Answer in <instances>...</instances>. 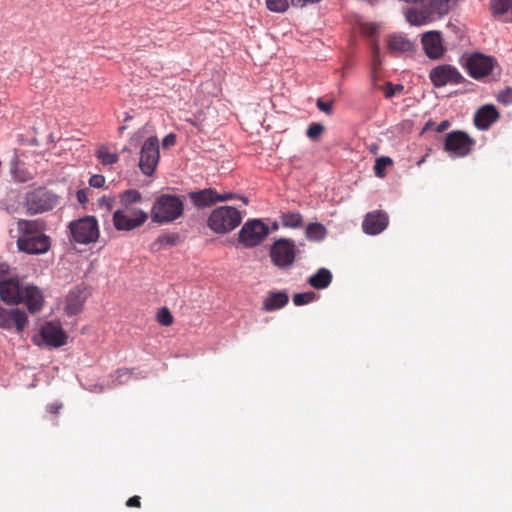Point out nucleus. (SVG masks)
Instances as JSON below:
<instances>
[{
    "mask_svg": "<svg viewBox=\"0 0 512 512\" xmlns=\"http://www.w3.org/2000/svg\"><path fill=\"white\" fill-rule=\"evenodd\" d=\"M26 159H28V156L23 149H15V157L12 162L11 173L14 179L18 182H26L30 178V173L26 168Z\"/></svg>",
    "mask_w": 512,
    "mask_h": 512,
    "instance_id": "20",
    "label": "nucleus"
},
{
    "mask_svg": "<svg viewBox=\"0 0 512 512\" xmlns=\"http://www.w3.org/2000/svg\"><path fill=\"white\" fill-rule=\"evenodd\" d=\"M475 140L466 132L454 130L446 134L444 151L452 158H463L471 153Z\"/></svg>",
    "mask_w": 512,
    "mask_h": 512,
    "instance_id": "10",
    "label": "nucleus"
},
{
    "mask_svg": "<svg viewBox=\"0 0 512 512\" xmlns=\"http://www.w3.org/2000/svg\"><path fill=\"white\" fill-rule=\"evenodd\" d=\"M62 403L60 402H53V403H50L47 405L46 407V410L50 413V414H58L59 411L62 409Z\"/></svg>",
    "mask_w": 512,
    "mask_h": 512,
    "instance_id": "47",
    "label": "nucleus"
},
{
    "mask_svg": "<svg viewBox=\"0 0 512 512\" xmlns=\"http://www.w3.org/2000/svg\"><path fill=\"white\" fill-rule=\"evenodd\" d=\"M59 204V197L53 192L38 188L34 191V214L53 210Z\"/></svg>",
    "mask_w": 512,
    "mask_h": 512,
    "instance_id": "18",
    "label": "nucleus"
},
{
    "mask_svg": "<svg viewBox=\"0 0 512 512\" xmlns=\"http://www.w3.org/2000/svg\"><path fill=\"white\" fill-rule=\"evenodd\" d=\"M160 158L159 141L151 136L143 143L140 151L139 168L146 176H151L156 170Z\"/></svg>",
    "mask_w": 512,
    "mask_h": 512,
    "instance_id": "11",
    "label": "nucleus"
},
{
    "mask_svg": "<svg viewBox=\"0 0 512 512\" xmlns=\"http://www.w3.org/2000/svg\"><path fill=\"white\" fill-rule=\"evenodd\" d=\"M406 20L412 25H424L436 17L427 6L408 8L405 13Z\"/></svg>",
    "mask_w": 512,
    "mask_h": 512,
    "instance_id": "22",
    "label": "nucleus"
},
{
    "mask_svg": "<svg viewBox=\"0 0 512 512\" xmlns=\"http://www.w3.org/2000/svg\"><path fill=\"white\" fill-rule=\"evenodd\" d=\"M44 302V295L41 289L34 285V314L42 310Z\"/></svg>",
    "mask_w": 512,
    "mask_h": 512,
    "instance_id": "41",
    "label": "nucleus"
},
{
    "mask_svg": "<svg viewBox=\"0 0 512 512\" xmlns=\"http://www.w3.org/2000/svg\"><path fill=\"white\" fill-rule=\"evenodd\" d=\"M127 507H135L140 508L141 507V501L139 496H133L130 497L126 502Z\"/></svg>",
    "mask_w": 512,
    "mask_h": 512,
    "instance_id": "49",
    "label": "nucleus"
},
{
    "mask_svg": "<svg viewBox=\"0 0 512 512\" xmlns=\"http://www.w3.org/2000/svg\"><path fill=\"white\" fill-rule=\"evenodd\" d=\"M0 298L7 304L25 302L28 311L32 313V286L23 287L18 278L0 279Z\"/></svg>",
    "mask_w": 512,
    "mask_h": 512,
    "instance_id": "6",
    "label": "nucleus"
},
{
    "mask_svg": "<svg viewBox=\"0 0 512 512\" xmlns=\"http://www.w3.org/2000/svg\"><path fill=\"white\" fill-rule=\"evenodd\" d=\"M76 197L78 202L84 206L88 202L87 189H79L76 193Z\"/></svg>",
    "mask_w": 512,
    "mask_h": 512,
    "instance_id": "48",
    "label": "nucleus"
},
{
    "mask_svg": "<svg viewBox=\"0 0 512 512\" xmlns=\"http://www.w3.org/2000/svg\"><path fill=\"white\" fill-rule=\"evenodd\" d=\"M463 66L471 78L481 80L493 72L498 66V61L494 56L472 52L465 58Z\"/></svg>",
    "mask_w": 512,
    "mask_h": 512,
    "instance_id": "8",
    "label": "nucleus"
},
{
    "mask_svg": "<svg viewBox=\"0 0 512 512\" xmlns=\"http://www.w3.org/2000/svg\"><path fill=\"white\" fill-rule=\"evenodd\" d=\"M52 240L44 234L39 227L38 220H34V255L47 254L50 252Z\"/></svg>",
    "mask_w": 512,
    "mask_h": 512,
    "instance_id": "24",
    "label": "nucleus"
},
{
    "mask_svg": "<svg viewBox=\"0 0 512 512\" xmlns=\"http://www.w3.org/2000/svg\"><path fill=\"white\" fill-rule=\"evenodd\" d=\"M388 50L392 55L408 53L413 50L411 41L400 35H392L388 39Z\"/></svg>",
    "mask_w": 512,
    "mask_h": 512,
    "instance_id": "25",
    "label": "nucleus"
},
{
    "mask_svg": "<svg viewBox=\"0 0 512 512\" xmlns=\"http://www.w3.org/2000/svg\"><path fill=\"white\" fill-rule=\"evenodd\" d=\"M421 43L425 54L430 59H439L445 53V47L441 33L438 31H429L422 35Z\"/></svg>",
    "mask_w": 512,
    "mask_h": 512,
    "instance_id": "17",
    "label": "nucleus"
},
{
    "mask_svg": "<svg viewBox=\"0 0 512 512\" xmlns=\"http://www.w3.org/2000/svg\"><path fill=\"white\" fill-rule=\"evenodd\" d=\"M371 53H372V64L371 69L379 70L382 65L381 55H380V47L377 41H374L371 45Z\"/></svg>",
    "mask_w": 512,
    "mask_h": 512,
    "instance_id": "39",
    "label": "nucleus"
},
{
    "mask_svg": "<svg viewBox=\"0 0 512 512\" xmlns=\"http://www.w3.org/2000/svg\"><path fill=\"white\" fill-rule=\"evenodd\" d=\"M452 0H428V7L435 17H442L451 9Z\"/></svg>",
    "mask_w": 512,
    "mask_h": 512,
    "instance_id": "32",
    "label": "nucleus"
},
{
    "mask_svg": "<svg viewBox=\"0 0 512 512\" xmlns=\"http://www.w3.org/2000/svg\"><path fill=\"white\" fill-rule=\"evenodd\" d=\"M379 89L384 92L385 98H392L396 93H400L403 91L404 87L401 84L394 85L392 82L388 81L384 85L379 86Z\"/></svg>",
    "mask_w": 512,
    "mask_h": 512,
    "instance_id": "35",
    "label": "nucleus"
},
{
    "mask_svg": "<svg viewBox=\"0 0 512 512\" xmlns=\"http://www.w3.org/2000/svg\"><path fill=\"white\" fill-rule=\"evenodd\" d=\"M184 213V203L177 195L161 194L151 209V219L158 224L170 223Z\"/></svg>",
    "mask_w": 512,
    "mask_h": 512,
    "instance_id": "3",
    "label": "nucleus"
},
{
    "mask_svg": "<svg viewBox=\"0 0 512 512\" xmlns=\"http://www.w3.org/2000/svg\"><path fill=\"white\" fill-rule=\"evenodd\" d=\"M500 114L492 104H486L480 107L474 115V124L479 130H488L496 122Z\"/></svg>",
    "mask_w": 512,
    "mask_h": 512,
    "instance_id": "19",
    "label": "nucleus"
},
{
    "mask_svg": "<svg viewBox=\"0 0 512 512\" xmlns=\"http://www.w3.org/2000/svg\"><path fill=\"white\" fill-rule=\"evenodd\" d=\"M450 125L451 124L448 120H443L437 126H435V131L439 132V133L443 132V131L447 130L450 127Z\"/></svg>",
    "mask_w": 512,
    "mask_h": 512,
    "instance_id": "51",
    "label": "nucleus"
},
{
    "mask_svg": "<svg viewBox=\"0 0 512 512\" xmlns=\"http://www.w3.org/2000/svg\"><path fill=\"white\" fill-rule=\"evenodd\" d=\"M35 261H36V260L34 259V263H33V266H34V272H36V270H37V269H36V263H35Z\"/></svg>",
    "mask_w": 512,
    "mask_h": 512,
    "instance_id": "59",
    "label": "nucleus"
},
{
    "mask_svg": "<svg viewBox=\"0 0 512 512\" xmlns=\"http://www.w3.org/2000/svg\"><path fill=\"white\" fill-rule=\"evenodd\" d=\"M497 101L503 105L512 104V87H506L497 95Z\"/></svg>",
    "mask_w": 512,
    "mask_h": 512,
    "instance_id": "42",
    "label": "nucleus"
},
{
    "mask_svg": "<svg viewBox=\"0 0 512 512\" xmlns=\"http://www.w3.org/2000/svg\"><path fill=\"white\" fill-rule=\"evenodd\" d=\"M378 71L379 70H374V69H371V73H370V81H371V84L373 86V88L375 89H379V86L377 81H378Z\"/></svg>",
    "mask_w": 512,
    "mask_h": 512,
    "instance_id": "50",
    "label": "nucleus"
},
{
    "mask_svg": "<svg viewBox=\"0 0 512 512\" xmlns=\"http://www.w3.org/2000/svg\"><path fill=\"white\" fill-rule=\"evenodd\" d=\"M489 9L493 18L500 19L512 10V0H490Z\"/></svg>",
    "mask_w": 512,
    "mask_h": 512,
    "instance_id": "29",
    "label": "nucleus"
},
{
    "mask_svg": "<svg viewBox=\"0 0 512 512\" xmlns=\"http://www.w3.org/2000/svg\"><path fill=\"white\" fill-rule=\"evenodd\" d=\"M95 155L100 163L105 166L116 164L119 160L118 154L110 151V149L105 145H101L96 150Z\"/></svg>",
    "mask_w": 512,
    "mask_h": 512,
    "instance_id": "30",
    "label": "nucleus"
},
{
    "mask_svg": "<svg viewBox=\"0 0 512 512\" xmlns=\"http://www.w3.org/2000/svg\"><path fill=\"white\" fill-rule=\"evenodd\" d=\"M187 121H188L190 124H192V125H196V122H195V121H193V120H190V119H189V120H187Z\"/></svg>",
    "mask_w": 512,
    "mask_h": 512,
    "instance_id": "57",
    "label": "nucleus"
},
{
    "mask_svg": "<svg viewBox=\"0 0 512 512\" xmlns=\"http://www.w3.org/2000/svg\"><path fill=\"white\" fill-rule=\"evenodd\" d=\"M54 262V256L53 253H51V256L43 261V265H40L41 269L48 268L50 265H52Z\"/></svg>",
    "mask_w": 512,
    "mask_h": 512,
    "instance_id": "53",
    "label": "nucleus"
},
{
    "mask_svg": "<svg viewBox=\"0 0 512 512\" xmlns=\"http://www.w3.org/2000/svg\"><path fill=\"white\" fill-rule=\"evenodd\" d=\"M188 198L197 209H205L215 205L218 202H225L236 199L243 201L244 204H248V199L245 196L233 192L218 193L216 189L211 187L189 192Z\"/></svg>",
    "mask_w": 512,
    "mask_h": 512,
    "instance_id": "7",
    "label": "nucleus"
},
{
    "mask_svg": "<svg viewBox=\"0 0 512 512\" xmlns=\"http://www.w3.org/2000/svg\"><path fill=\"white\" fill-rule=\"evenodd\" d=\"M18 232L17 247L19 251L32 254V221L20 220L18 222Z\"/></svg>",
    "mask_w": 512,
    "mask_h": 512,
    "instance_id": "21",
    "label": "nucleus"
},
{
    "mask_svg": "<svg viewBox=\"0 0 512 512\" xmlns=\"http://www.w3.org/2000/svg\"><path fill=\"white\" fill-rule=\"evenodd\" d=\"M316 298V293L313 291L295 293L293 295V303L296 306H302L313 302Z\"/></svg>",
    "mask_w": 512,
    "mask_h": 512,
    "instance_id": "33",
    "label": "nucleus"
},
{
    "mask_svg": "<svg viewBox=\"0 0 512 512\" xmlns=\"http://www.w3.org/2000/svg\"><path fill=\"white\" fill-rule=\"evenodd\" d=\"M180 242H181V237L176 232L161 234L151 244V250L153 252H159L166 247L176 246Z\"/></svg>",
    "mask_w": 512,
    "mask_h": 512,
    "instance_id": "27",
    "label": "nucleus"
},
{
    "mask_svg": "<svg viewBox=\"0 0 512 512\" xmlns=\"http://www.w3.org/2000/svg\"><path fill=\"white\" fill-rule=\"evenodd\" d=\"M332 273L327 268H320L317 270V272L313 275H311L307 282L308 284L317 289L322 290L327 288L331 282H332Z\"/></svg>",
    "mask_w": 512,
    "mask_h": 512,
    "instance_id": "26",
    "label": "nucleus"
},
{
    "mask_svg": "<svg viewBox=\"0 0 512 512\" xmlns=\"http://www.w3.org/2000/svg\"><path fill=\"white\" fill-rule=\"evenodd\" d=\"M290 3L294 7H303L308 3V1L307 0H291Z\"/></svg>",
    "mask_w": 512,
    "mask_h": 512,
    "instance_id": "55",
    "label": "nucleus"
},
{
    "mask_svg": "<svg viewBox=\"0 0 512 512\" xmlns=\"http://www.w3.org/2000/svg\"><path fill=\"white\" fill-rule=\"evenodd\" d=\"M388 223V214L385 211L376 210L365 215L362 222V228L368 235H377L387 228Z\"/></svg>",
    "mask_w": 512,
    "mask_h": 512,
    "instance_id": "16",
    "label": "nucleus"
},
{
    "mask_svg": "<svg viewBox=\"0 0 512 512\" xmlns=\"http://www.w3.org/2000/svg\"><path fill=\"white\" fill-rule=\"evenodd\" d=\"M298 252L293 239L282 237L270 245L269 258L279 270H289L294 266Z\"/></svg>",
    "mask_w": 512,
    "mask_h": 512,
    "instance_id": "5",
    "label": "nucleus"
},
{
    "mask_svg": "<svg viewBox=\"0 0 512 512\" xmlns=\"http://www.w3.org/2000/svg\"><path fill=\"white\" fill-rule=\"evenodd\" d=\"M268 10L275 13H284L289 8L288 0H266Z\"/></svg>",
    "mask_w": 512,
    "mask_h": 512,
    "instance_id": "34",
    "label": "nucleus"
},
{
    "mask_svg": "<svg viewBox=\"0 0 512 512\" xmlns=\"http://www.w3.org/2000/svg\"><path fill=\"white\" fill-rule=\"evenodd\" d=\"M40 338L43 345L60 348L67 343L68 336L60 321H47L40 328Z\"/></svg>",
    "mask_w": 512,
    "mask_h": 512,
    "instance_id": "13",
    "label": "nucleus"
},
{
    "mask_svg": "<svg viewBox=\"0 0 512 512\" xmlns=\"http://www.w3.org/2000/svg\"><path fill=\"white\" fill-rule=\"evenodd\" d=\"M71 242L89 245L96 243L100 237L98 220L95 216H84L68 224Z\"/></svg>",
    "mask_w": 512,
    "mask_h": 512,
    "instance_id": "4",
    "label": "nucleus"
},
{
    "mask_svg": "<svg viewBox=\"0 0 512 512\" xmlns=\"http://www.w3.org/2000/svg\"><path fill=\"white\" fill-rule=\"evenodd\" d=\"M269 227L261 219H249L238 233V242L245 248L260 245L268 236Z\"/></svg>",
    "mask_w": 512,
    "mask_h": 512,
    "instance_id": "9",
    "label": "nucleus"
},
{
    "mask_svg": "<svg viewBox=\"0 0 512 512\" xmlns=\"http://www.w3.org/2000/svg\"><path fill=\"white\" fill-rule=\"evenodd\" d=\"M429 79L434 87H443L447 84H462L465 79L458 69L450 64H441L429 72Z\"/></svg>",
    "mask_w": 512,
    "mask_h": 512,
    "instance_id": "12",
    "label": "nucleus"
},
{
    "mask_svg": "<svg viewBox=\"0 0 512 512\" xmlns=\"http://www.w3.org/2000/svg\"><path fill=\"white\" fill-rule=\"evenodd\" d=\"M307 1H308V3H317V2H319L320 0H307Z\"/></svg>",
    "mask_w": 512,
    "mask_h": 512,
    "instance_id": "56",
    "label": "nucleus"
},
{
    "mask_svg": "<svg viewBox=\"0 0 512 512\" xmlns=\"http://www.w3.org/2000/svg\"><path fill=\"white\" fill-rule=\"evenodd\" d=\"M142 199L137 189H127L119 194L120 207L112 215L113 226L117 231H132L147 221L148 214L135 206Z\"/></svg>",
    "mask_w": 512,
    "mask_h": 512,
    "instance_id": "1",
    "label": "nucleus"
},
{
    "mask_svg": "<svg viewBox=\"0 0 512 512\" xmlns=\"http://www.w3.org/2000/svg\"><path fill=\"white\" fill-rule=\"evenodd\" d=\"M114 199L110 196H102L99 199V204L102 207H106L108 210H111L113 207Z\"/></svg>",
    "mask_w": 512,
    "mask_h": 512,
    "instance_id": "46",
    "label": "nucleus"
},
{
    "mask_svg": "<svg viewBox=\"0 0 512 512\" xmlns=\"http://www.w3.org/2000/svg\"><path fill=\"white\" fill-rule=\"evenodd\" d=\"M176 143V135L173 133H170L166 135L162 140V146L164 148H168L170 146H174Z\"/></svg>",
    "mask_w": 512,
    "mask_h": 512,
    "instance_id": "45",
    "label": "nucleus"
},
{
    "mask_svg": "<svg viewBox=\"0 0 512 512\" xmlns=\"http://www.w3.org/2000/svg\"><path fill=\"white\" fill-rule=\"evenodd\" d=\"M324 132V126L320 123L313 122L308 126V129L306 131V135L311 140L315 141L318 140L319 137Z\"/></svg>",
    "mask_w": 512,
    "mask_h": 512,
    "instance_id": "40",
    "label": "nucleus"
},
{
    "mask_svg": "<svg viewBox=\"0 0 512 512\" xmlns=\"http://www.w3.org/2000/svg\"><path fill=\"white\" fill-rule=\"evenodd\" d=\"M28 322L26 313L18 308L6 309L0 305V328L22 331Z\"/></svg>",
    "mask_w": 512,
    "mask_h": 512,
    "instance_id": "15",
    "label": "nucleus"
},
{
    "mask_svg": "<svg viewBox=\"0 0 512 512\" xmlns=\"http://www.w3.org/2000/svg\"><path fill=\"white\" fill-rule=\"evenodd\" d=\"M89 185L93 188H102L105 185V177L101 174L92 175L89 179Z\"/></svg>",
    "mask_w": 512,
    "mask_h": 512,
    "instance_id": "44",
    "label": "nucleus"
},
{
    "mask_svg": "<svg viewBox=\"0 0 512 512\" xmlns=\"http://www.w3.org/2000/svg\"><path fill=\"white\" fill-rule=\"evenodd\" d=\"M134 369L121 368L115 371L114 385L125 384L132 376Z\"/></svg>",
    "mask_w": 512,
    "mask_h": 512,
    "instance_id": "36",
    "label": "nucleus"
},
{
    "mask_svg": "<svg viewBox=\"0 0 512 512\" xmlns=\"http://www.w3.org/2000/svg\"><path fill=\"white\" fill-rule=\"evenodd\" d=\"M244 213L234 206L214 208L207 217V227L215 234L225 235L235 230L242 222Z\"/></svg>",
    "mask_w": 512,
    "mask_h": 512,
    "instance_id": "2",
    "label": "nucleus"
},
{
    "mask_svg": "<svg viewBox=\"0 0 512 512\" xmlns=\"http://www.w3.org/2000/svg\"><path fill=\"white\" fill-rule=\"evenodd\" d=\"M289 296L285 291H270L262 303L263 311L279 310L287 305Z\"/></svg>",
    "mask_w": 512,
    "mask_h": 512,
    "instance_id": "23",
    "label": "nucleus"
},
{
    "mask_svg": "<svg viewBox=\"0 0 512 512\" xmlns=\"http://www.w3.org/2000/svg\"><path fill=\"white\" fill-rule=\"evenodd\" d=\"M156 319L163 326H170L173 323V315L168 308L162 307L158 310Z\"/></svg>",
    "mask_w": 512,
    "mask_h": 512,
    "instance_id": "38",
    "label": "nucleus"
},
{
    "mask_svg": "<svg viewBox=\"0 0 512 512\" xmlns=\"http://www.w3.org/2000/svg\"><path fill=\"white\" fill-rule=\"evenodd\" d=\"M281 224L286 228H300L303 225V216L300 212H287L280 216Z\"/></svg>",
    "mask_w": 512,
    "mask_h": 512,
    "instance_id": "31",
    "label": "nucleus"
},
{
    "mask_svg": "<svg viewBox=\"0 0 512 512\" xmlns=\"http://www.w3.org/2000/svg\"><path fill=\"white\" fill-rule=\"evenodd\" d=\"M124 129H125V126H121V127L119 128V131H120V132H122V131H124Z\"/></svg>",
    "mask_w": 512,
    "mask_h": 512,
    "instance_id": "58",
    "label": "nucleus"
},
{
    "mask_svg": "<svg viewBox=\"0 0 512 512\" xmlns=\"http://www.w3.org/2000/svg\"><path fill=\"white\" fill-rule=\"evenodd\" d=\"M392 160L389 157H380L376 160L375 166H374V172L375 175L382 178L385 176L384 170L386 167L392 165Z\"/></svg>",
    "mask_w": 512,
    "mask_h": 512,
    "instance_id": "37",
    "label": "nucleus"
},
{
    "mask_svg": "<svg viewBox=\"0 0 512 512\" xmlns=\"http://www.w3.org/2000/svg\"><path fill=\"white\" fill-rule=\"evenodd\" d=\"M89 295L88 288L84 283L73 287L65 296L64 313L68 317L80 314Z\"/></svg>",
    "mask_w": 512,
    "mask_h": 512,
    "instance_id": "14",
    "label": "nucleus"
},
{
    "mask_svg": "<svg viewBox=\"0 0 512 512\" xmlns=\"http://www.w3.org/2000/svg\"><path fill=\"white\" fill-rule=\"evenodd\" d=\"M328 234L326 227L319 222L309 223L305 228V237L312 242L323 241Z\"/></svg>",
    "mask_w": 512,
    "mask_h": 512,
    "instance_id": "28",
    "label": "nucleus"
},
{
    "mask_svg": "<svg viewBox=\"0 0 512 512\" xmlns=\"http://www.w3.org/2000/svg\"><path fill=\"white\" fill-rule=\"evenodd\" d=\"M8 270H9V267L7 264H0V277H2L1 279H4L6 278V274L8 273Z\"/></svg>",
    "mask_w": 512,
    "mask_h": 512,
    "instance_id": "54",
    "label": "nucleus"
},
{
    "mask_svg": "<svg viewBox=\"0 0 512 512\" xmlns=\"http://www.w3.org/2000/svg\"><path fill=\"white\" fill-rule=\"evenodd\" d=\"M316 106L320 111L324 112L327 115H331L333 113V101L332 100L324 101L323 99L318 98L316 101Z\"/></svg>",
    "mask_w": 512,
    "mask_h": 512,
    "instance_id": "43",
    "label": "nucleus"
},
{
    "mask_svg": "<svg viewBox=\"0 0 512 512\" xmlns=\"http://www.w3.org/2000/svg\"><path fill=\"white\" fill-rule=\"evenodd\" d=\"M435 130V123L432 120H429L425 123L422 132Z\"/></svg>",
    "mask_w": 512,
    "mask_h": 512,
    "instance_id": "52",
    "label": "nucleus"
}]
</instances>
